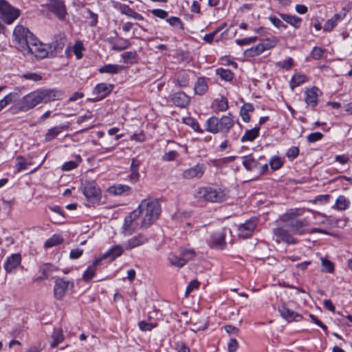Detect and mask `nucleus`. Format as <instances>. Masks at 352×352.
<instances>
[{
    "label": "nucleus",
    "mask_w": 352,
    "mask_h": 352,
    "mask_svg": "<svg viewBox=\"0 0 352 352\" xmlns=\"http://www.w3.org/2000/svg\"><path fill=\"white\" fill-rule=\"evenodd\" d=\"M227 195L226 190L212 187L199 188L195 193L196 199L210 202H221L226 200Z\"/></svg>",
    "instance_id": "obj_3"
},
{
    "label": "nucleus",
    "mask_w": 352,
    "mask_h": 352,
    "mask_svg": "<svg viewBox=\"0 0 352 352\" xmlns=\"http://www.w3.org/2000/svg\"><path fill=\"white\" fill-rule=\"evenodd\" d=\"M263 51L258 43L256 46L252 47L245 51V54L250 57H254L263 53Z\"/></svg>",
    "instance_id": "obj_45"
},
{
    "label": "nucleus",
    "mask_w": 352,
    "mask_h": 352,
    "mask_svg": "<svg viewBox=\"0 0 352 352\" xmlns=\"http://www.w3.org/2000/svg\"><path fill=\"white\" fill-rule=\"evenodd\" d=\"M21 256L19 253L12 254L8 256L3 265L4 269L7 273H12L21 264Z\"/></svg>",
    "instance_id": "obj_19"
},
{
    "label": "nucleus",
    "mask_w": 352,
    "mask_h": 352,
    "mask_svg": "<svg viewBox=\"0 0 352 352\" xmlns=\"http://www.w3.org/2000/svg\"><path fill=\"white\" fill-rule=\"evenodd\" d=\"M227 232H230V230L226 228H221V230L214 232L211 235V239L209 241L210 246L211 248L220 250L224 249L226 246L225 238Z\"/></svg>",
    "instance_id": "obj_11"
},
{
    "label": "nucleus",
    "mask_w": 352,
    "mask_h": 352,
    "mask_svg": "<svg viewBox=\"0 0 352 352\" xmlns=\"http://www.w3.org/2000/svg\"><path fill=\"white\" fill-rule=\"evenodd\" d=\"M323 50L318 47H314L311 52V55L314 60H320L323 55Z\"/></svg>",
    "instance_id": "obj_59"
},
{
    "label": "nucleus",
    "mask_w": 352,
    "mask_h": 352,
    "mask_svg": "<svg viewBox=\"0 0 352 352\" xmlns=\"http://www.w3.org/2000/svg\"><path fill=\"white\" fill-rule=\"evenodd\" d=\"M204 173V165L197 164L193 167L184 170L182 173V176L185 179H191L193 178H201Z\"/></svg>",
    "instance_id": "obj_18"
},
{
    "label": "nucleus",
    "mask_w": 352,
    "mask_h": 352,
    "mask_svg": "<svg viewBox=\"0 0 352 352\" xmlns=\"http://www.w3.org/2000/svg\"><path fill=\"white\" fill-rule=\"evenodd\" d=\"M279 16L283 21L293 26L295 29L300 28L302 22V19L300 17L284 13H280Z\"/></svg>",
    "instance_id": "obj_28"
},
{
    "label": "nucleus",
    "mask_w": 352,
    "mask_h": 352,
    "mask_svg": "<svg viewBox=\"0 0 352 352\" xmlns=\"http://www.w3.org/2000/svg\"><path fill=\"white\" fill-rule=\"evenodd\" d=\"M260 128L256 126L252 129L247 130L245 134L241 137V141L242 142L250 141L252 142L255 140L259 135Z\"/></svg>",
    "instance_id": "obj_36"
},
{
    "label": "nucleus",
    "mask_w": 352,
    "mask_h": 352,
    "mask_svg": "<svg viewBox=\"0 0 352 352\" xmlns=\"http://www.w3.org/2000/svg\"><path fill=\"white\" fill-rule=\"evenodd\" d=\"M178 155H179V154L177 153V151H170L168 153H166L162 156V160L165 162L173 161V160H175L178 157Z\"/></svg>",
    "instance_id": "obj_57"
},
{
    "label": "nucleus",
    "mask_w": 352,
    "mask_h": 352,
    "mask_svg": "<svg viewBox=\"0 0 352 352\" xmlns=\"http://www.w3.org/2000/svg\"><path fill=\"white\" fill-rule=\"evenodd\" d=\"M66 37L64 34H58L54 36V40L50 43L51 53L57 55L60 53L66 44Z\"/></svg>",
    "instance_id": "obj_15"
},
{
    "label": "nucleus",
    "mask_w": 352,
    "mask_h": 352,
    "mask_svg": "<svg viewBox=\"0 0 352 352\" xmlns=\"http://www.w3.org/2000/svg\"><path fill=\"white\" fill-rule=\"evenodd\" d=\"M321 262H322V272H325L327 273H333V272L334 265L331 261H329L327 258H322Z\"/></svg>",
    "instance_id": "obj_48"
},
{
    "label": "nucleus",
    "mask_w": 352,
    "mask_h": 352,
    "mask_svg": "<svg viewBox=\"0 0 352 352\" xmlns=\"http://www.w3.org/2000/svg\"><path fill=\"white\" fill-rule=\"evenodd\" d=\"M82 193L87 201L95 204L99 202L101 199V190L95 183L86 181L84 184Z\"/></svg>",
    "instance_id": "obj_7"
},
{
    "label": "nucleus",
    "mask_w": 352,
    "mask_h": 352,
    "mask_svg": "<svg viewBox=\"0 0 352 352\" xmlns=\"http://www.w3.org/2000/svg\"><path fill=\"white\" fill-rule=\"evenodd\" d=\"M148 242V238L142 234L135 235L129 239L124 243V249L126 250H131L133 248L142 245Z\"/></svg>",
    "instance_id": "obj_20"
},
{
    "label": "nucleus",
    "mask_w": 352,
    "mask_h": 352,
    "mask_svg": "<svg viewBox=\"0 0 352 352\" xmlns=\"http://www.w3.org/2000/svg\"><path fill=\"white\" fill-rule=\"evenodd\" d=\"M200 283L197 280H193L190 282L189 285L187 286L185 292L186 296H188L194 289H197L199 286Z\"/></svg>",
    "instance_id": "obj_60"
},
{
    "label": "nucleus",
    "mask_w": 352,
    "mask_h": 352,
    "mask_svg": "<svg viewBox=\"0 0 352 352\" xmlns=\"http://www.w3.org/2000/svg\"><path fill=\"white\" fill-rule=\"evenodd\" d=\"M56 270V267L50 263H45L41 267V271L43 274V278H47L50 276L49 273Z\"/></svg>",
    "instance_id": "obj_46"
},
{
    "label": "nucleus",
    "mask_w": 352,
    "mask_h": 352,
    "mask_svg": "<svg viewBox=\"0 0 352 352\" xmlns=\"http://www.w3.org/2000/svg\"><path fill=\"white\" fill-rule=\"evenodd\" d=\"M323 137V134L320 132H314L308 135L307 137V141L309 142H315L316 141L320 140Z\"/></svg>",
    "instance_id": "obj_58"
},
{
    "label": "nucleus",
    "mask_w": 352,
    "mask_h": 352,
    "mask_svg": "<svg viewBox=\"0 0 352 352\" xmlns=\"http://www.w3.org/2000/svg\"><path fill=\"white\" fill-rule=\"evenodd\" d=\"M74 287L73 282L66 280L63 278H58L56 280L54 293V296L57 300H61L65 295L66 292L68 289H72Z\"/></svg>",
    "instance_id": "obj_13"
},
{
    "label": "nucleus",
    "mask_w": 352,
    "mask_h": 352,
    "mask_svg": "<svg viewBox=\"0 0 352 352\" xmlns=\"http://www.w3.org/2000/svg\"><path fill=\"white\" fill-rule=\"evenodd\" d=\"M21 77L25 80H32L34 82L39 81L42 79V76L40 74L34 72L24 73L21 76Z\"/></svg>",
    "instance_id": "obj_49"
},
{
    "label": "nucleus",
    "mask_w": 352,
    "mask_h": 352,
    "mask_svg": "<svg viewBox=\"0 0 352 352\" xmlns=\"http://www.w3.org/2000/svg\"><path fill=\"white\" fill-rule=\"evenodd\" d=\"M254 111V107L250 103H245L240 109V116L242 118V120L245 122H249L250 121V116L249 115L250 112H252Z\"/></svg>",
    "instance_id": "obj_38"
},
{
    "label": "nucleus",
    "mask_w": 352,
    "mask_h": 352,
    "mask_svg": "<svg viewBox=\"0 0 352 352\" xmlns=\"http://www.w3.org/2000/svg\"><path fill=\"white\" fill-rule=\"evenodd\" d=\"M50 346L52 348L56 347L60 342L63 341V332L60 329H55L51 336Z\"/></svg>",
    "instance_id": "obj_39"
},
{
    "label": "nucleus",
    "mask_w": 352,
    "mask_h": 352,
    "mask_svg": "<svg viewBox=\"0 0 352 352\" xmlns=\"http://www.w3.org/2000/svg\"><path fill=\"white\" fill-rule=\"evenodd\" d=\"M16 169L18 172H21L27 168L26 162H25L24 158L22 156H18L16 157Z\"/></svg>",
    "instance_id": "obj_62"
},
{
    "label": "nucleus",
    "mask_w": 352,
    "mask_h": 352,
    "mask_svg": "<svg viewBox=\"0 0 352 352\" xmlns=\"http://www.w3.org/2000/svg\"><path fill=\"white\" fill-rule=\"evenodd\" d=\"M175 350L177 352H190L189 347L183 342H177L175 344Z\"/></svg>",
    "instance_id": "obj_64"
},
{
    "label": "nucleus",
    "mask_w": 352,
    "mask_h": 352,
    "mask_svg": "<svg viewBox=\"0 0 352 352\" xmlns=\"http://www.w3.org/2000/svg\"><path fill=\"white\" fill-rule=\"evenodd\" d=\"M168 260L173 266L177 267H182L186 265L185 260L183 259L182 255L177 256L175 254L170 253L168 255Z\"/></svg>",
    "instance_id": "obj_41"
},
{
    "label": "nucleus",
    "mask_w": 352,
    "mask_h": 352,
    "mask_svg": "<svg viewBox=\"0 0 352 352\" xmlns=\"http://www.w3.org/2000/svg\"><path fill=\"white\" fill-rule=\"evenodd\" d=\"M350 205V201L347 199L344 195H340L336 199L335 205L333 206V208H336L338 210H346Z\"/></svg>",
    "instance_id": "obj_37"
},
{
    "label": "nucleus",
    "mask_w": 352,
    "mask_h": 352,
    "mask_svg": "<svg viewBox=\"0 0 352 352\" xmlns=\"http://www.w3.org/2000/svg\"><path fill=\"white\" fill-rule=\"evenodd\" d=\"M216 105L219 111H226L228 109V100L224 96H221L219 100H217Z\"/></svg>",
    "instance_id": "obj_50"
},
{
    "label": "nucleus",
    "mask_w": 352,
    "mask_h": 352,
    "mask_svg": "<svg viewBox=\"0 0 352 352\" xmlns=\"http://www.w3.org/2000/svg\"><path fill=\"white\" fill-rule=\"evenodd\" d=\"M83 44L80 41H76L74 46V53L77 59H80L82 57V51L84 50Z\"/></svg>",
    "instance_id": "obj_52"
},
{
    "label": "nucleus",
    "mask_w": 352,
    "mask_h": 352,
    "mask_svg": "<svg viewBox=\"0 0 352 352\" xmlns=\"http://www.w3.org/2000/svg\"><path fill=\"white\" fill-rule=\"evenodd\" d=\"M139 217L138 210H134L128 216L124 218L122 226V233L125 236L132 234L137 230L138 223L136 220Z\"/></svg>",
    "instance_id": "obj_10"
},
{
    "label": "nucleus",
    "mask_w": 352,
    "mask_h": 352,
    "mask_svg": "<svg viewBox=\"0 0 352 352\" xmlns=\"http://www.w3.org/2000/svg\"><path fill=\"white\" fill-rule=\"evenodd\" d=\"M120 12L122 14H125L129 17L133 18L138 21L144 20V17L139 13L134 11L127 5L120 6Z\"/></svg>",
    "instance_id": "obj_31"
},
{
    "label": "nucleus",
    "mask_w": 352,
    "mask_h": 352,
    "mask_svg": "<svg viewBox=\"0 0 352 352\" xmlns=\"http://www.w3.org/2000/svg\"><path fill=\"white\" fill-rule=\"evenodd\" d=\"M20 11L7 1L0 0V18L7 24L12 23L19 16Z\"/></svg>",
    "instance_id": "obj_5"
},
{
    "label": "nucleus",
    "mask_w": 352,
    "mask_h": 352,
    "mask_svg": "<svg viewBox=\"0 0 352 352\" xmlns=\"http://www.w3.org/2000/svg\"><path fill=\"white\" fill-rule=\"evenodd\" d=\"M24 55H34L36 58H45L48 52L45 48V46L40 42H38L35 37L34 40H30L28 47L23 52Z\"/></svg>",
    "instance_id": "obj_8"
},
{
    "label": "nucleus",
    "mask_w": 352,
    "mask_h": 352,
    "mask_svg": "<svg viewBox=\"0 0 352 352\" xmlns=\"http://www.w3.org/2000/svg\"><path fill=\"white\" fill-rule=\"evenodd\" d=\"M278 311L280 316L287 320L288 322L300 321L302 319V316L292 310L288 309L285 305L278 307Z\"/></svg>",
    "instance_id": "obj_22"
},
{
    "label": "nucleus",
    "mask_w": 352,
    "mask_h": 352,
    "mask_svg": "<svg viewBox=\"0 0 352 352\" xmlns=\"http://www.w3.org/2000/svg\"><path fill=\"white\" fill-rule=\"evenodd\" d=\"M13 36L16 48L23 53L28 47L30 40H34L35 38L34 34L28 28L22 25L15 27Z\"/></svg>",
    "instance_id": "obj_4"
},
{
    "label": "nucleus",
    "mask_w": 352,
    "mask_h": 352,
    "mask_svg": "<svg viewBox=\"0 0 352 352\" xmlns=\"http://www.w3.org/2000/svg\"><path fill=\"white\" fill-rule=\"evenodd\" d=\"M46 6L59 20L65 19L67 12L64 0H46Z\"/></svg>",
    "instance_id": "obj_6"
},
{
    "label": "nucleus",
    "mask_w": 352,
    "mask_h": 352,
    "mask_svg": "<svg viewBox=\"0 0 352 352\" xmlns=\"http://www.w3.org/2000/svg\"><path fill=\"white\" fill-rule=\"evenodd\" d=\"M170 101L177 107L185 108L189 104L190 99L184 92L179 91L170 96Z\"/></svg>",
    "instance_id": "obj_21"
},
{
    "label": "nucleus",
    "mask_w": 352,
    "mask_h": 352,
    "mask_svg": "<svg viewBox=\"0 0 352 352\" xmlns=\"http://www.w3.org/2000/svg\"><path fill=\"white\" fill-rule=\"evenodd\" d=\"M269 20L270 21V22L276 28H283L284 29H286L287 28V25L283 23V21L277 18L276 16H269Z\"/></svg>",
    "instance_id": "obj_56"
},
{
    "label": "nucleus",
    "mask_w": 352,
    "mask_h": 352,
    "mask_svg": "<svg viewBox=\"0 0 352 352\" xmlns=\"http://www.w3.org/2000/svg\"><path fill=\"white\" fill-rule=\"evenodd\" d=\"M239 348L238 342L235 338H231L228 343V352H236Z\"/></svg>",
    "instance_id": "obj_63"
},
{
    "label": "nucleus",
    "mask_w": 352,
    "mask_h": 352,
    "mask_svg": "<svg viewBox=\"0 0 352 352\" xmlns=\"http://www.w3.org/2000/svg\"><path fill=\"white\" fill-rule=\"evenodd\" d=\"M157 323H148L144 320L140 321L138 323L139 328L142 331H151L152 329L157 327Z\"/></svg>",
    "instance_id": "obj_53"
},
{
    "label": "nucleus",
    "mask_w": 352,
    "mask_h": 352,
    "mask_svg": "<svg viewBox=\"0 0 352 352\" xmlns=\"http://www.w3.org/2000/svg\"><path fill=\"white\" fill-rule=\"evenodd\" d=\"M181 255L183 259L185 260V264L195 256V252L193 250H184L181 251Z\"/></svg>",
    "instance_id": "obj_55"
},
{
    "label": "nucleus",
    "mask_w": 352,
    "mask_h": 352,
    "mask_svg": "<svg viewBox=\"0 0 352 352\" xmlns=\"http://www.w3.org/2000/svg\"><path fill=\"white\" fill-rule=\"evenodd\" d=\"M242 163L244 167L249 171H256L260 166V162L252 155L243 157Z\"/></svg>",
    "instance_id": "obj_25"
},
{
    "label": "nucleus",
    "mask_w": 352,
    "mask_h": 352,
    "mask_svg": "<svg viewBox=\"0 0 352 352\" xmlns=\"http://www.w3.org/2000/svg\"><path fill=\"white\" fill-rule=\"evenodd\" d=\"M41 102L47 103L52 100L60 99L63 92L56 89L38 90Z\"/></svg>",
    "instance_id": "obj_17"
},
{
    "label": "nucleus",
    "mask_w": 352,
    "mask_h": 352,
    "mask_svg": "<svg viewBox=\"0 0 352 352\" xmlns=\"http://www.w3.org/2000/svg\"><path fill=\"white\" fill-rule=\"evenodd\" d=\"M273 233L277 237V243H280V241L288 244H296L297 243V240L293 238L289 231L284 228H274Z\"/></svg>",
    "instance_id": "obj_16"
},
{
    "label": "nucleus",
    "mask_w": 352,
    "mask_h": 352,
    "mask_svg": "<svg viewBox=\"0 0 352 352\" xmlns=\"http://www.w3.org/2000/svg\"><path fill=\"white\" fill-rule=\"evenodd\" d=\"M166 21L173 27L184 30V26L182 20L177 16H171L166 19Z\"/></svg>",
    "instance_id": "obj_47"
},
{
    "label": "nucleus",
    "mask_w": 352,
    "mask_h": 352,
    "mask_svg": "<svg viewBox=\"0 0 352 352\" xmlns=\"http://www.w3.org/2000/svg\"><path fill=\"white\" fill-rule=\"evenodd\" d=\"M63 242V239L60 234H54L45 242V248H51L59 245Z\"/></svg>",
    "instance_id": "obj_44"
},
{
    "label": "nucleus",
    "mask_w": 352,
    "mask_h": 352,
    "mask_svg": "<svg viewBox=\"0 0 352 352\" xmlns=\"http://www.w3.org/2000/svg\"><path fill=\"white\" fill-rule=\"evenodd\" d=\"M287 226L294 234L302 235L307 233V229L305 227L309 226V221L305 218L298 219L289 217Z\"/></svg>",
    "instance_id": "obj_12"
},
{
    "label": "nucleus",
    "mask_w": 352,
    "mask_h": 352,
    "mask_svg": "<svg viewBox=\"0 0 352 352\" xmlns=\"http://www.w3.org/2000/svg\"><path fill=\"white\" fill-rule=\"evenodd\" d=\"M299 154V148L297 146H292L287 151V156L290 159H295Z\"/></svg>",
    "instance_id": "obj_61"
},
{
    "label": "nucleus",
    "mask_w": 352,
    "mask_h": 352,
    "mask_svg": "<svg viewBox=\"0 0 352 352\" xmlns=\"http://www.w3.org/2000/svg\"><path fill=\"white\" fill-rule=\"evenodd\" d=\"M318 91L319 89L318 87H313L311 89H308L305 91V102L307 104L311 105L312 107H315L317 105Z\"/></svg>",
    "instance_id": "obj_27"
},
{
    "label": "nucleus",
    "mask_w": 352,
    "mask_h": 352,
    "mask_svg": "<svg viewBox=\"0 0 352 352\" xmlns=\"http://www.w3.org/2000/svg\"><path fill=\"white\" fill-rule=\"evenodd\" d=\"M67 127L65 125L61 126H56L50 129L45 135V141L50 142L56 138L64 129Z\"/></svg>",
    "instance_id": "obj_30"
},
{
    "label": "nucleus",
    "mask_w": 352,
    "mask_h": 352,
    "mask_svg": "<svg viewBox=\"0 0 352 352\" xmlns=\"http://www.w3.org/2000/svg\"><path fill=\"white\" fill-rule=\"evenodd\" d=\"M135 210H138L139 217H142L140 228L146 229L159 218L161 206L157 200L145 199Z\"/></svg>",
    "instance_id": "obj_2"
},
{
    "label": "nucleus",
    "mask_w": 352,
    "mask_h": 352,
    "mask_svg": "<svg viewBox=\"0 0 352 352\" xmlns=\"http://www.w3.org/2000/svg\"><path fill=\"white\" fill-rule=\"evenodd\" d=\"M124 252V248L120 245H116L111 248L107 252L103 254L99 258L101 261L106 258H109L111 261H114L117 257L121 256Z\"/></svg>",
    "instance_id": "obj_23"
},
{
    "label": "nucleus",
    "mask_w": 352,
    "mask_h": 352,
    "mask_svg": "<svg viewBox=\"0 0 352 352\" xmlns=\"http://www.w3.org/2000/svg\"><path fill=\"white\" fill-rule=\"evenodd\" d=\"M124 67L119 65L107 64L99 68L98 71L100 73H108V74H117L120 71L124 69Z\"/></svg>",
    "instance_id": "obj_32"
},
{
    "label": "nucleus",
    "mask_w": 352,
    "mask_h": 352,
    "mask_svg": "<svg viewBox=\"0 0 352 352\" xmlns=\"http://www.w3.org/2000/svg\"><path fill=\"white\" fill-rule=\"evenodd\" d=\"M216 74L219 76L222 80L226 81H231L234 77V74L231 70L221 67L216 69Z\"/></svg>",
    "instance_id": "obj_43"
},
{
    "label": "nucleus",
    "mask_w": 352,
    "mask_h": 352,
    "mask_svg": "<svg viewBox=\"0 0 352 352\" xmlns=\"http://www.w3.org/2000/svg\"><path fill=\"white\" fill-rule=\"evenodd\" d=\"M130 46L131 43L126 39H123L122 43L121 44H114L112 46V50L120 52L129 48Z\"/></svg>",
    "instance_id": "obj_54"
},
{
    "label": "nucleus",
    "mask_w": 352,
    "mask_h": 352,
    "mask_svg": "<svg viewBox=\"0 0 352 352\" xmlns=\"http://www.w3.org/2000/svg\"><path fill=\"white\" fill-rule=\"evenodd\" d=\"M278 43V38L276 36H272L270 38L263 39L259 44L264 52L274 47Z\"/></svg>",
    "instance_id": "obj_35"
},
{
    "label": "nucleus",
    "mask_w": 352,
    "mask_h": 352,
    "mask_svg": "<svg viewBox=\"0 0 352 352\" xmlns=\"http://www.w3.org/2000/svg\"><path fill=\"white\" fill-rule=\"evenodd\" d=\"M256 219H250L238 228V236L246 239L250 237L256 228Z\"/></svg>",
    "instance_id": "obj_14"
},
{
    "label": "nucleus",
    "mask_w": 352,
    "mask_h": 352,
    "mask_svg": "<svg viewBox=\"0 0 352 352\" xmlns=\"http://www.w3.org/2000/svg\"><path fill=\"white\" fill-rule=\"evenodd\" d=\"M113 89V85L106 83H100L97 85L94 89V93L98 95L97 99L101 100L106 97L111 92Z\"/></svg>",
    "instance_id": "obj_24"
},
{
    "label": "nucleus",
    "mask_w": 352,
    "mask_h": 352,
    "mask_svg": "<svg viewBox=\"0 0 352 352\" xmlns=\"http://www.w3.org/2000/svg\"><path fill=\"white\" fill-rule=\"evenodd\" d=\"M307 81V78L306 76L300 74H296L293 76L290 80V87L292 90L296 87L299 86L300 84Z\"/></svg>",
    "instance_id": "obj_42"
},
{
    "label": "nucleus",
    "mask_w": 352,
    "mask_h": 352,
    "mask_svg": "<svg viewBox=\"0 0 352 352\" xmlns=\"http://www.w3.org/2000/svg\"><path fill=\"white\" fill-rule=\"evenodd\" d=\"M270 167L272 170H276L280 169L283 166V161L280 157L274 156L272 157L270 162Z\"/></svg>",
    "instance_id": "obj_51"
},
{
    "label": "nucleus",
    "mask_w": 352,
    "mask_h": 352,
    "mask_svg": "<svg viewBox=\"0 0 352 352\" xmlns=\"http://www.w3.org/2000/svg\"><path fill=\"white\" fill-rule=\"evenodd\" d=\"M18 94L12 92L7 94L0 100V111L9 104L15 102L18 98Z\"/></svg>",
    "instance_id": "obj_40"
},
{
    "label": "nucleus",
    "mask_w": 352,
    "mask_h": 352,
    "mask_svg": "<svg viewBox=\"0 0 352 352\" xmlns=\"http://www.w3.org/2000/svg\"><path fill=\"white\" fill-rule=\"evenodd\" d=\"M100 263L101 258H98L93 261L91 265L87 267L82 274V278L85 281L89 282L94 278L96 274V267L100 265Z\"/></svg>",
    "instance_id": "obj_26"
},
{
    "label": "nucleus",
    "mask_w": 352,
    "mask_h": 352,
    "mask_svg": "<svg viewBox=\"0 0 352 352\" xmlns=\"http://www.w3.org/2000/svg\"><path fill=\"white\" fill-rule=\"evenodd\" d=\"M208 89V87L206 78L204 77L198 78L194 86L195 94L203 95L207 91Z\"/></svg>",
    "instance_id": "obj_29"
},
{
    "label": "nucleus",
    "mask_w": 352,
    "mask_h": 352,
    "mask_svg": "<svg viewBox=\"0 0 352 352\" xmlns=\"http://www.w3.org/2000/svg\"><path fill=\"white\" fill-rule=\"evenodd\" d=\"M39 103H41V98L38 91H32L23 97L20 102L19 110L27 111Z\"/></svg>",
    "instance_id": "obj_9"
},
{
    "label": "nucleus",
    "mask_w": 352,
    "mask_h": 352,
    "mask_svg": "<svg viewBox=\"0 0 352 352\" xmlns=\"http://www.w3.org/2000/svg\"><path fill=\"white\" fill-rule=\"evenodd\" d=\"M131 188L127 185L118 184L109 188V192L112 195H119L122 193H129Z\"/></svg>",
    "instance_id": "obj_34"
},
{
    "label": "nucleus",
    "mask_w": 352,
    "mask_h": 352,
    "mask_svg": "<svg viewBox=\"0 0 352 352\" xmlns=\"http://www.w3.org/2000/svg\"><path fill=\"white\" fill-rule=\"evenodd\" d=\"M121 56L126 64L133 65L138 62V55L135 51L124 52L121 54Z\"/></svg>",
    "instance_id": "obj_33"
},
{
    "label": "nucleus",
    "mask_w": 352,
    "mask_h": 352,
    "mask_svg": "<svg viewBox=\"0 0 352 352\" xmlns=\"http://www.w3.org/2000/svg\"><path fill=\"white\" fill-rule=\"evenodd\" d=\"M234 124V117L229 113L228 116H223L220 118L215 116L208 118L206 122V129L213 134L221 133L228 135L230 133V138L233 140H236L241 133L242 127L238 122L237 126H235Z\"/></svg>",
    "instance_id": "obj_1"
}]
</instances>
